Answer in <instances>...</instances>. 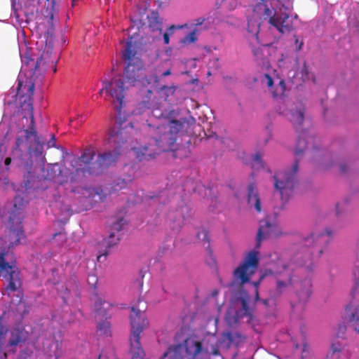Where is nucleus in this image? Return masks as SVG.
Segmentation results:
<instances>
[{"label":"nucleus","mask_w":359,"mask_h":359,"mask_svg":"<svg viewBox=\"0 0 359 359\" xmlns=\"http://www.w3.org/2000/svg\"><path fill=\"white\" fill-rule=\"evenodd\" d=\"M22 82L18 79L16 91L12 90L4 99V110L3 118L10 117L15 122L18 133L11 158H4L1 147L4 140L0 138V184L9 183L8 171L11 162L22 169L24 180L18 184H13L15 196L13 206L8 211V248L0 250V276L8 281L7 292H16L21 287L20 271L16 266L14 254L10 248L20 244L25 238L22 226V210L33 198L39 197L45 192L56 197V191L63 190L65 194H74L72 205H66L63 211L72 215L90 210L98 201H104L107 194L101 187L83 186L88 175H99L104 168L115 163L121 154V145L127 142L121 128L124 121H117L118 128L109 131V142L118 143V146L99 154L94 161L95 153L93 150L85 149L80 156L66 151L65 165L48 164L46 168L43 154L45 144L42 136L39 135L35 126L32 95L34 84L29 85L27 93L24 94Z\"/></svg>","instance_id":"f257e3e1"},{"label":"nucleus","mask_w":359,"mask_h":359,"mask_svg":"<svg viewBox=\"0 0 359 359\" xmlns=\"http://www.w3.org/2000/svg\"><path fill=\"white\" fill-rule=\"evenodd\" d=\"M140 45L141 43L135 40L133 36L128 37L123 52V57L126 62L123 72L124 81L121 78H114L109 81L104 82V86L100 90V95L105 91L112 98L114 103L117 102L116 108L118 113L123 106V99L127 89L125 82L130 86H135L138 83L145 86L158 81L155 76L144 74L142 60L135 57L137 50L140 48Z\"/></svg>","instance_id":"f03ea898"},{"label":"nucleus","mask_w":359,"mask_h":359,"mask_svg":"<svg viewBox=\"0 0 359 359\" xmlns=\"http://www.w3.org/2000/svg\"><path fill=\"white\" fill-rule=\"evenodd\" d=\"M289 118L298 134L294 148L295 160L292 167L276 172L273 176L274 188L279 191L281 199L285 201L291 196L298 183L297 173L299 163L298 156L303 154L310 144H312L313 152L323 154L320 147L314 143V136L310 135L309 131L302 127L304 121V109L297 108L290 110Z\"/></svg>","instance_id":"7ed1b4c3"},{"label":"nucleus","mask_w":359,"mask_h":359,"mask_svg":"<svg viewBox=\"0 0 359 359\" xmlns=\"http://www.w3.org/2000/svg\"><path fill=\"white\" fill-rule=\"evenodd\" d=\"M188 182L182 185L168 186L165 189L158 192H150L146 196L152 204H158L156 210V215H160L161 206L168 203H176L175 211H169L166 216V221L169 222L171 230L178 232L182 224L189 223L192 219L191 217V208L189 205V195L191 191L196 192L195 187L191 190L187 189Z\"/></svg>","instance_id":"20e7f679"},{"label":"nucleus","mask_w":359,"mask_h":359,"mask_svg":"<svg viewBox=\"0 0 359 359\" xmlns=\"http://www.w3.org/2000/svg\"><path fill=\"white\" fill-rule=\"evenodd\" d=\"M333 231L325 228L320 233H312L310 236L302 241L300 251L292 258V262L299 267H305V270L311 273L314 269V259L318 258L323 253L332 238Z\"/></svg>","instance_id":"39448f33"},{"label":"nucleus","mask_w":359,"mask_h":359,"mask_svg":"<svg viewBox=\"0 0 359 359\" xmlns=\"http://www.w3.org/2000/svg\"><path fill=\"white\" fill-rule=\"evenodd\" d=\"M292 6V0H259L253 7V13L259 19L267 20L278 32L291 25L288 11Z\"/></svg>","instance_id":"423d86ee"},{"label":"nucleus","mask_w":359,"mask_h":359,"mask_svg":"<svg viewBox=\"0 0 359 359\" xmlns=\"http://www.w3.org/2000/svg\"><path fill=\"white\" fill-rule=\"evenodd\" d=\"M148 126L154 130V135L152 133L151 135H152V141L154 145L149 144L132 149L136 158L139 161H149L155 158L161 152L175 149V147L177 140L167 131V126L159 124L155 127L150 123L148 124Z\"/></svg>","instance_id":"0eeeda50"},{"label":"nucleus","mask_w":359,"mask_h":359,"mask_svg":"<svg viewBox=\"0 0 359 359\" xmlns=\"http://www.w3.org/2000/svg\"><path fill=\"white\" fill-rule=\"evenodd\" d=\"M357 261L353 271L354 284L351 292V300L345 306L343 322L339 324L336 334L337 338H344L347 330L346 324L359 334V252L356 255Z\"/></svg>","instance_id":"6e6552de"},{"label":"nucleus","mask_w":359,"mask_h":359,"mask_svg":"<svg viewBox=\"0 0 359 359\" xmlns=\"http://www.w3.org/2000/svg\"><path fill=\"white\" fill-rule=\"evenodd\" d=\"M130 309V324L131 333L129 341L130 352L132 355L131 359H143L144 351L140 342V334L149 324V321L145 314L137 306H132Z\"/></svg>","instance_id":"1a4fd4ad"},{"label":"nucleus","mask_w":359,"mask_h":359,"mask_svg":"<svg viewBox=\"0 0 359 359\" xmlns=\"http://www.w3.org/2000/svg\"><path fill=\"white\" fill-rule=\"evenodd\" d=\"M264 239L263 226H262L257 231L255 248L248 253L243 262L233 271L235 279L243 285L250 282L251 276L259 266L260 260L259 250Z\"/></svg>","instance_id":"9d476101"},{"label":"nucleus","mask_w":359,"mask_h":359,"mask_svg":"<svg viewBox=\"0 0 359 359\" xmlns=\"http://www.w3.org/2000/svg\"><path fill=\"white\" fill-rule=\"evenodd\" d=\"M184 351L189 357L188 359H196V357L204 351V348L201 341L190 337L185 339L182 343L168 346L161 358L184 359Z\"/></svg>","instance_id":"9b49d317"},{"label":"nucleus","mask_w":359,"mask_h":359,"mask_svg":"<svg viewBox=\"0 0 359 359\" xmlns=\"http://www.w3.org/2000/svg\"><path fill=\"white\" fill-rule=\"evenodd\" d=\"M94 295L97 297L94 305L95 314L97 316H100L103 318L97 323V330L100 332V334L105 337H109L111 336V324L108 321V319L111 318V313L109 310L114 306V304L105 300H102L100 297H98V294L95 291L94 292Z\"/></svg>","instance_id":"f8f14e48"},{"label":"nucleus","mask_w":359,"mask_h":359,"mask_svg":"<svg viewBox=\"0 0 359 359\" xmlns=\"http://www.w3.org/2000/svg\"><path fill=\"white\" fill-rule=\"evenodd\" d=\"M127 224V221L124 218H120L116 222L111 225V232L107 238L103 240L102 245L104 249L99 250V254L97 256L98 262L104 261L111 252V249L116 245L120 238V233L123 229L124 226Z\"/></svg>","instance_id":"ddd939ff"},{"label":"nucleus","mask_w":359,"mask_h":359,"mask_svg":"<svg viewBox=\"0 0 359 359\" xmlns=\"http://www.w3.org/2000/svg\"><path fill=\"white\" fill-rule=\"evenodd\" d=\"M52 50L53 48L50 46H46V50L36 58L34 64V72L40 74L41 72H45L50 64L54 67L53 72H56L57 61L55 58L52 59L51 57Z\"/></svg>","instance_id":"4468645a"},{"label":"nucleus","mask_w":359,"mask_h":359,"mask_svg":"<svg viewBox=\"0 0 359 359\" xmlns=\"http://www.w3.org/2000/svg\"><path fill=\"white\" fill-rule=\"evenodd\" d=\"M198 240H201L203 241L204 244L207 243V250H208V256L205 259L206 264L211 269L217 268V260L213 255V252L210 245V238L208 236V232L207 230L203 229L201 231H198L196 232V238Z\"/></svg>","instance_id":"2eb2a0df"},{"label":"nucleus","mask_w":359,"mask_h":359,"mask_svg":"<svg viewBox=\"0 0 359 359\" xmlns=\"http://www.w3.org/2000/svg\"><path fill=\"white\" fill-rule=\"evenodd\" d=\"M301 289L297 291L298 304L304 306L312 294V282L311 277H306L300 283Z\"/></svg>","instance_id":"dca6fc26"},{"label":"nucleus","mask_w":359,"mask_h":359,"mask_svg":"<svg viewBox=\"0 0 359 359\" xmlns=\"http://www.w3.org/2000/svg\"><path fill=\"white\" fill-rule=\"evenodd\" d=\"M26 332L23 328H15L11 331L10 338L4 348H15L21 343L26 341Z\"/></svg>","instance_id":"f3484780"},{"label":"nucleus","mask_w":359,"mask_h":359,"mask_svg":"<svg viewBox=\"0 0 359 359\" xmlns=\"http://www.w3.org/2000/svg\"><path fill=\"white\" fill-rule=\"evenodd\" d=\"M247 201L248 205L254 206L257 212H261V200L255 182H251L248 186Z\"/></svg>","instance_id":"a211bd4d"},{"label":"nucleus","mask_w":359,"mask_h":359,"mask_svg":"<svg viewBox=\"0 0 359 359\" xmlns=\"http://www.w3.org/2000/svg\"><path fill=\"white\" fill-rule=\"evenodd\" d=\"M293 276L290 274L286 281L277 280L276 288L270 291V296L273 299H278L287 289L288 286L294 284Z\"/></svg>","instance_id":"6ab92c4d"},{"label":"nucleus","mask_w":359,"mask_h":359,"mask_svg":"<svg viewBox=\"0 0 359 359\" xmlns=\"http://www.w3.org/2000/svg\"><path fill=\"white\" fill-rule=\"evenodd\" d=\"M168 121L170 125L168 127L167 126V131L171 135V136L175 137L177 140L179 133L184 128L187 118H181L180 119H175L170 118Z\"/></svg>","instance_id":"aec40b11"},{"label":"nucleus","mask_w":359,"mask_h":359,"mask_svg":"<svg viewBox=\"0 0 359 359\" xmlns=\"http://www.w3.org/2000/svg\"><path fill=\"white\" fill-rule=\"evenodd\" d=\"M262 226H263L264 239L266 238V235L279 237L283 234L280 226L276 223H271L268 220H264L260 222L259 228Z\"/></svg>","instance_id":"412c9836"},{"label":"nucleus","mask_w":359,"mask_h":359,"mask_svg":"<svg viewBox=\"0 0 359 359\" xmlns=\"http://www.w3.org/2000/svg\"><path fill=\"white\" fill-rule=\"evenodd\" d=\"M149 27L152 32L158 31L159 33L163 32V20L159 17L156 11H151L147 15Z\"/></svg>","instance_id":"4be33fe9"},{"label":"nucleus","mask_w":359,"mask_h":359,"mask_svg":"<svg viewBox=\"0 0 359 359\" xmlns=\"http://www.w3.org/2000/svg\"><path fill=\"white\" fill-rule=\"evenodd\" d=\"M239 300L241 304V309L240 311H237V315L241 317L246 316L252 318L253 313L249 305L250 297L248 293L244 292L243 294H241Z\"/></svg>","instance_id":"5701e85b"},{"label":"nucleus","mask_w":359,"mask_h":359,"mask_svg":"<svg viewBox=\"0 0 359 359\" xmlns=\"http://www.w3.org/2000/svg\"><path fill=\"white\" fill-rule=\"evenodd\" d=\"M19 54L22 62V67L20 72L21 73L23 67L27 66L34 59L32 57L31 48L27 46L25 42L24 44H19Z\"/></svg>","instance_id":"b1692460"},{"label":"nucleus","mask_w":359,"mask_h":359,"mask_svg":"<svg viewBox=\"0 0 359 359\" xmlns=\"http://www.w3.org/2000/svg\"><path fill=\"white\" fill-rule=\"evenodd\" d=\"M223 337L229 341L230 344L234 345L235 346H238L244 339V337L238 332H233L231 331H227L224 332Z\"/></svg>","instance_id":"393cba45"},{"label":"nucleus","mask_w":359,"mask_h":359,"mask_svg":"<svg viewBox=\"0 0 359 359\" xmlns=\"http://www.w3.org/2000/svg\"><path fill=\"white\" fill-rule=\"evenodd\" d=\"M185 27H187V24L170 25L164 32H162L161 33L163 34V43L165 45L169 44L170 36L174 34L175 31L177 29H182Z\"/></svg>","instance_id":"a878e982"},{"label":"nucleus","mask_w":359,"mask_h":359,"mask_svg":"<svg viewBox=\"0 0 359 359\" xmlns=\"http://www.w3.org/2000/svg\"><path fill=\"white\" fill-rule=\"evenodd\" d=\"M273 271L271 269H266L264 271H262L259 275V278L256 281H252V284L255 287V300L259 301V292H258V288L262 283V281L268 276L273 275Z\"/></svg>","instance_id":"bb28decb"},{"label":"nucleus","mask_w":359,"mask_h":359,"mask_svg":"<svg viewBox=\"0 0 359 359\" xmlns=\"http://www.w3.org/2000/svg\"><path fill=\"white\" fill-rule=\"evenodd\" d=\"M133 179L129 176L127 179L118 177L112 183V189L114 191H118L126 189L132 182Z\"/></svg>","instance_id":"cd10ccee"},{"label":"nucleus","mask_w":359,"mask_h":359,"mask_svg":"<svg viewBox=\"0 0 359 359\" xmlns=\"http://www.w3.org/2000/svg\"><path fill=\"white\" fill-rule=\"evenodd\" d=\"M300 74L302 79L304 82L312 80L313 83H316V79L313 74L310 72L309 67L307 65L306 61L304 62L303 65L301 68Z\"/></svg>","instance_id":"c85d7f7f"},{"label":"nucleus","mask_w":359,"mask_h":359,"mask_svg":"<svg viewBox=\"0 0 359 359\" xmlns=\"http://www.w3.org/2000/svg\"><path fill=\"white\" fill-rule=\"evenodd\" d=\"M198 29H194L191 32H190L187 35H186L183 39H181L180 42L182 43H194L198 40Z\"/></svg>","instance_id":"c756f323"},{"label":"nucleus","mask_w":359,"mask_h":359,"mask_svg":"<svg viewBox=\"0 0 359 359\" xmlns=\"http://www.w3.org/2000/svg\"><path fill=\"white\" fill-rule=\"evenodd\" d=\"M252 160L257 163L259 166L268 173H271V170L266 166V163L262 160L261 154L257 152L252 155Z\"/></svg>","instance_id":"7c9ffc66"},{"label":"nucleus","mask_w":359,"mask_h":359,"mask_svg":"<svg viewBox=\"0 0 359 359\" xmlns=\"http://www.w3.org/2000/svg\"><path fill=\"white\" fill-rule=\"evenodd\" d=\"M151 114L154 118L158 119L165 118L168 120L170 118V113L168 114L166 111H164L161 107H156L152 109Z\"/></svg>","instance_id":"2f4dec72"},{"label":"nucleus","mask_w":359,"mask_h":359,"mask_svg":"<svg viewBox=\"0 0 359 359\" xmlns=\"http://www.w3.org/2000/svg\"><path fill=\"white\" fill-rule=\"evenodd\" d=\"M278 88H280V92H278V90L272 91L271 94L273 98H278L281 95H284V93L286 90V83L283 79H280L278 83Z\"/></svg>","instance_id":"473e14b6"},{"label":"nucleus","mask_w":359,"mask_h":359,"mask_svg":"<svg viewBox=\"0 0 359 359\" xmlns=\"http://www.w3.org/2000/svg\"><path fill=\"white\" fill-rule=\"evenodd\" d=\"M205 20L203 17H200L193 20L191 25L195 27L194 29H198V32L205 29Z\"/></svg>","instance_id":"72a5a7b5"},{"label":"nucleus","mask_w":359,"mask_h":359,"mask_svg":"<svg viewBox=\"0 0 359 359\" xmlns=\"http://www.w3.org/2000/svg\"><path fill=\"white\" fill-rule=\"evenodd\" d=\"M8 332L7 327L0 323V351L4 348L5 346V335Z\"/></svg>","instance_id":"f704fd0d"},{"label":"nucleus","mask_w":359,"mask_h":359,"mask_svg":"<svg viewBox=\"0 0 359 359\" xmlns=\"http://www.w3.org/2000/svg\"><path fill=\"white\" fill-rule=\"evenodd\" d=\"M66 238H67L66 233L64 231H60L59 232L53 233L51 238L50 239V241L52 240H54V239H57L58 241L57 244L62 245L65 241Z\"/></svg>","instance_id":"c9c22d12"},{"label":"nucleus","mask_w":359,"mask_h":359,"mask_svg":"<svg viewBox=\"0 0 359 359\" xmlns=\"http://www.w3.org/2000/svg\"><path fill=\"white\" fill-rule=\"evenodd\" d=\"M215 13H214L212 15L208 13L205 16H203V18L205 20V29H208L212 27L213 25L215 23Z\"/></svg>","instance_id":"e433bc0d"},{"label":"nucleus","mask_w":359,"mask_h":359,"mask_svg":"<svg viewBox=\"0 0 359 359\" xmlns=\"http://www.w3.org/2000/svg\"><path fill=\"white\" fill-rule=\"evenodd\" d=\"M288 16H289V19L290 20L288 21L291 25V27L290 28H288V29H286V28H284V30L283 29V32H280L281 34H285L286 32H290L291 30H292L294 29V25H293V23H294V20H297L298 19V15L297 14H293V15H290V11H288Z\"/></svg>","instance_id":"4c0bfd02"},{"label":"nucleus","mask_w":359,"mask_h":359,"mask_svg":"<svg viewBox=\"0 0 359 359\" xmlns=\"http://www.w3.org/2000/svg\"><path fill=\"white\" fill-rule=\"evenodd\" d=\"M98 282L97 277L94 274H90L88 277V283L95 290L97 289V285Z\"/></svg>","instance_id":"58836bf2"},{"label":"nucleus","mask_w":359,"mask_h":359,"mask_svg":"<svg viewBox=\"0 0 359 359\" xmlns=\"http://www.w3.org/2000/svg\"><path fill=\"white\" fill-rule=\"evenodd\" d=\"M262 83H266L269 88H272L273 86V78L267 73L264 74L263 78L261 79Z\"/></svg>","instance_id":"ea45409f"},{"label":"nucleus","mask_w":359,"mask_h":359,"mask_svg":"<svg viewBox=\"0 0 359 359\" xmlns=\"http://www.w3.org/2000/svg\"><path fill=\"white\" fill-rule=\"evenodd\" d=\"M293 39L295 46V50L297 52L299 51L304 46V41L302 39H299V36H297V34L293 35Z\"/></svg>","instance_id":"a19ab883"},{"label":"nucleus","mask_w":359,"mask_h":359,"mask_svg":"<svg viewBox=\"0 0 359 359\" xmlns=\"http://www.w3.org/2000/svg\"><path fill=\"white\" fill-rule=\"evenodd\" d=\"M331 351L332 355L341 352L342 346L341 344L338 341L333 342L331 345Z\"/></svg>","instance_id":"79ce46f5"},{"label":"nucleus","mask_w":359,"mask_h":359,"mask_svg":"<svg viewBox=\"0 0 359 359\" xmlns=\"http://www.w3.org/2000/svg\"><path fill=\"white\" fill-rule=\"evenodd\" d=\"M146 271H144L143 269L140 270V277L136 280V282L137 283L140 290H142V288L143 287V278L145 276Z\"/></svg>","instance_id":"37998d69"},{"label":"nucleus","mask_w":359,"mask_h":359,"mask_svg":"<svg viewBox=\"0 0 359 359\" xmlns=\"http://www.w3.org/2000/svg\"><path fill=\"white\" fill-rule=\"evenodd\" d=\"M11 9H12V13L14 17L19 18V15H18V9L16 8V0H11Z\"/></svg>","instance_id":"c03bdc74"},{"label":"nucleus","mask_w":359,"mask_h":359,"mask_svg":"<svg viewBox=\"0 0 359 359\" xmlns=\"http://www.w3.org/2000/svg\"><path fill=\"white\" fill-rule=\"evenodd\" d=\"M339 168L340 172L344 174L348 171V165L344 162L340 163H339Z\"/></svg>","instance_id":"a18cd8bd"},{"label":"nucleus","mask_w":359,"mask_h":359,"mask_svg":"<svg viewBox=\"0 0 359 359\" xmlns=\"http://www.w3.org/2000/svg\"><path fill=\"white\" fill-rule=\"evenodd\" d=\"M223 2H224V0H217L215 2V6L217 8H219L222 6ZM235 6H236V0H233V5L231 4L230 9H233L235 8Z\"/></svg>","instance_id":"49530a36"},{"label":"nucleus","mask_w":359,"mask_h":359,"mask_svg":"<svg viewBox=\"0 0 359 359\" xmlns=\"http://www.w3.org/2000/svg\"><path fill=\"white\" fill-rule=\"evenodd\" d=\"M48 147H55V137L52 135L50 141L47 143Z\"/></svg>","instance_id":"de8ad7c7"},{"label":"nucleus","mask_w":359,"mask_h":359,"mask_svg":"<svg viewBox=\"0 0 359 359\" xmlns=\"http://www.w3.org/2000/svg\"><path fill=\"white\" fill-rule=\"evenodd\" d=\"M168 249V246H166L165 244H164L163 246H161L160 248H159V250H158V255L159 256H162L164 253H165V251L166 250Z\"/></svg>","instance_id":"09e8293b"},{"label":"nucleus","mask_w":359,"mask_h":359,"mask_svg":"<svg viewBox=\"0 0 359 359\" xmlns=\"http://www.w3.org/2000/svg\"><path fill=\"white\" fill-rule=\"evenodd\" d=\"M341 203H337L336 204V215L337 217H339L341 214V210L340 209Z\"/></svg>","instance_id":"8fccbe9b"},{"label":"nucleus","mask_w":359,"mask_h":359,"mask_svg":"<svg viewBox=\"0 0 359 359\" xmlns=\"http://www.w3.org/2000/svg\"><path fill=\"white\" fill-rule=\"evenodd\" d=\"M175 87L174 86H163L161 88V90H172L173 91L175 90Z\"/></svg>","instance_id":"3c124183"},{"label":"nucleus","mask_w":359,"mask_h":359,"mask_svg":"<svg viewBox=\"0 0 359 359\" xmlns=\"http://www.w3.org/2000/svg\"><path fill=\"white\" fill-rule=\"evenodd\" d=\"M171 74V70L170 69H166L162 73L163 76H168Z\"/></svg>","instance_id":"603ef678"},{"label":"nucleus","mask_w":359,"mask_h":359,"mask_svg":"<svg viewBox=\"0 0 359 359\" xmlns=\"http://www.w3.org/2000/svg\"><path fill=\"white\" fill-rule=\"evenodd\" d=\"M17 297L19 299H18V304H20L21 303H22V300H23V294L22 292H20V295H18Z\"/></svg>","instance_id":"864d4df0"},{"label":"nucleus","mask_w":359,"mask_h":359,"mask_svg":"<svg viewBox=\"0 0 359 359\" xmlns=\"http://www.w3.org/2000/svg\"><path fill=\"white\" fill-rule=\"evenodd\" d=\"M359 66V60H355L353 62L352 68H355V67ZM352 71H354V69H352Z\"/></svg>","instance_id":"5fc2aeb1"},{"label":"nucleus","mask_w":359,"mask_h":359,"mask_svg":"<svg viewBox=\"0 0 359 359\" xmlns=\"http://www.w3.org/2000/svg\"><path fill=\"white\" fill-rule=\"evenodd\" d=\"M349 202H350V199H349V198H345L343 200L342 203H343L344 205H348V204L349 203Z\"/></svg>","instance_id":"6e6d98bb"},{"label":"nucleus","mask_w":359,"mask_h":359,"mask_svg":"<svg viewBox=\"0 0 359 359\" xmlns=\"http://www.w3.org/2000/svg\"><path fill=\"white\" fill-rule=\"evenodd\" d=\"M321 105L323 106V112H324V114H325L327 110V109L324 106L323 100H321Z\"/></svg>","instance_id":"4d7b16f0"},{"label":"nucleus","mask_w":359,"mask_h":359,"mask_svg":"<svg viewBox=\"0 0 359 359\" xmlns=\"http://www.w3.org/2000/svg\"><path fill=\"white\" fill-rule=\"evenodd\" d=\"M218 294V291L217 290H215L212 292V297H216Z\"/></svg>","instance_id":"13d9d810"},{"label":"nucleus","mask_w":359,"mask_h":359,"mask_svg":"<svg viewBox=\"0 0 359 359\" xmlns=\"http://www.w3.org/2000/svg\"><path fill=\"white\" fill-rule=\"evenodd\" d=\"M288 266L286 264H282L283 271H285L287 269Z\"/></svg>","instance_id":"bf43d9fd"},{"label":"nucleus","mask_w":359,"mask_h":359,"mask_svg":"<svg viewBox=\"0 0 359 359\" xmlns=\"http://www.w3.org/2000/svg\"><path fill=\"white\" fill-rule=\"evenodd\" d=\"M61 345H62V341H56V348H57V349L60 346H61Z\"/></svg>","instance_id":"052dcab7"},{"label":"nucleus","mask_w":359,"mask_h":359,"mask_svg":"<svg viewBox=\"0 0 359 359\" xmlns=\"http://www.w3.org/2000/svg\"><path fill=\"white\" fill-rule=\"evenodd\" d=\"M336 165V163H334V162H332V161L329 165H327L326 166V168H330V167H332V166H334V165Z\"/></svg>","instance_id":"680f3d73"},{"label":"nucleus","mask_w":359,"mask_h":359,"mask_svg":"<svg viewBox=\"0 0 359 359\" xmlns=\"http://www.w3.org/2000/svg\"><path fill=\"white\" fill-rule=\"evenodd\" d=\"M54 355H55V358H59V356H60V355H59V353H57V351H55V352L54 353Z\"/></svg>","instance_id":"e2e57ef3"},{"label":"nucleus","mask_w":359,"mask_h":359,"mask_svg":"<svg viewBox=\"0 0 359 359\" xmlns=\"http://www.w3.org/2000/svg\"><path fill=\"white\" fill-rule=\"evenodd\" d=\"M49 15H50V18L53 20V12H50L49 13Z\"/></svg>","instance_id":"0e129e2a"},{"label":"nucleus","mask_w":359,"mask_h":359,"mask_svg":"<svg viewBox=\"0 0 359 359\" xmlns=\"http://www.w3.org/2000/svg\"><path fill=\"white\" fill-rule=\"evenodd\" d=\"M291 306L294 309L295 308V305L294 303L291 302Z\"/></svg>","instance_id":"69168bd1"},{"label":"nucleus","mask_w":359,"mask_h":359,"mask_svg":"<svg viewBox=\"0 0 359 359\" xmlns=\"http://www.w3.org/2000/svg\"><path fill=\"white\" fill-rule=\"evenodd\" d=\"M0 359H6V357L4 355V357H1Z\"/></svg>","instance_id":"338daca9"},{"label":"nucleus","mask_w":359,"mask_h":359,"mask_svg":"<svg viewBox=\"0 0 359 359\" xmlns=\"http://www.w3.org/2000/svg\"><path fill=\"white\" fill-rule=\"evenodd\" d=\"M97 359H101V354L98 355Z\"/></svg>","instance_id":"774afa93"}]
</instances>
